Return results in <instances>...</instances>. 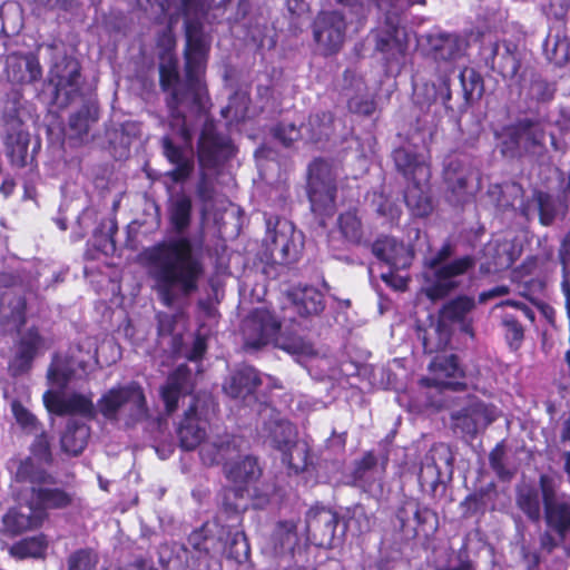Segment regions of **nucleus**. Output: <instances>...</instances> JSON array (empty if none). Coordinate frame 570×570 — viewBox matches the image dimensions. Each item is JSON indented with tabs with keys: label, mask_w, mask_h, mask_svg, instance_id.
I'll list each match as a JSON object with an SVG mask.
<instances>
[{
	"label": "nucleus",
	"mask_w": 570,
	"mask_h": 570,
	"mask_svg": "<svg viewBox=\"0 0 570 570\" xmlns=\"http://www.w3.org/2000/svg\"><path fill=\"white\" fill-rule=\"evenodd\" d=\"M262 384L258 371L249 365L237 368L224 383V392L233 399H242L247 404L257 401L255 392Z\"/></svg>",
	"instance_id": "c756f323"
},
{
	"label": "nucleus",
	"mask_w": 570,
	"mask_h": 570,
	"mask_svg": "<svg viewBox=\"0 0 570 570\" xmlns=\"http://www.w3.org/2000/svg\"><path fill=\"white\" fill-rule=\"evenodd\" d=\"M282 462L288 466L294 473L304 471L308 465V449L305 444H298L296 440L294 444L282 451Z\"/></svg>",
	"instance_id": "4d7b16f0"
},
{
	"label": "nucleus",
	"mask_w": 570,
	"mask_h": 570,
	"mask_svg": "<svg viewBox=\"0 0 570 570\" xmlns=\"http://www.w3.org/2000/svg\"><path fill=\"white\" fill-rule=\"evenodd\" d=\"M225 552L227 558L235 560L237 563H243L248 560L250 547L243 530L228 533Z\"/></svg>",
	"instance_id": "5fc2aeb1"
},
{
	"label": "nucleus",
	"mask_w": 570,
	"mask_h": 570,
	"mask_svg": "<svg viewBox=\"0 0 570 570\" xmlns=\"http://www.w3.org/2000/svg\"><path fill=\"white\" fill-rule=\"evenodd\" d=\"M517 505L532 522L540 521L542 517V495L540 488L523 485L517 490Z\"/></svg>",
	"instance_id": "09e8293b"
},
{
	"label": "nucleus",
	"mask_w": 570,
	"mask_h": 570,
	"mask_svg": "<svg viewBox=\"0 0 570 570\" xmlns=\"http://www.w3.org/2000/svg\"><path fill=\"white\" fill-rule=\"evenodd\" d=\"M42 344V337L36 328H29L23 333L17 344L13 358L9 363V372L12 376L27 373Z\"/></svg>",
	"instance_id": "473e14b6"
},
{
	"label": "nucleus",
	"mask_w": 570,
	"mask_h": 570,
	"mask_svg": "<svg viewBox=\"0 0 570 570\" xmlns=\"http://www.w3.org/2000/svg\"><path fill=\"white\" fill-rule=\"evenodd\" d=\"M460 83L463 92V102L458 106L465 110L473 101L479 100L484 91V81L482 76L473 68H463L459 73Z\"/></svg>",
	"instance_id": "49530a36"
},
{
	"label": "nucleus",
	"mask_w": 570,
	"mask_h": 570,
	"mask_svg": "<svg viewBox=\"0 0 570 570\" xmlns=\"http://www.w3.org/2000/svg\"><path fill=\"white\" fill-rule=\"evenodd\" d=\"M498 417L494 405L488 404L475 395H469L459 410L452 411L450 419L452 430L466 440H473Z\"/></svg>",
	"instance_id": "2eb2a0df"
},
{
	"label": "nucleus",
	"mask_w": 570,
	"mask_h": 570,
	"mask_svg": "<svg viewBox=\"0 0 570 570\" xmlns=\"http://www.w3.org/2000/svg\"><path fill=\"white\" fill-rule=\"evenodd\" d=\"M448 198L454 205L466 203L480 188V177L468 156L452 155L444 161Z\"/></svg>",
	"instance_id": "4468645a"
},
{
	"label": "nucleus",
	"mask_w": 570,
	"mask_h": 570,
	"mask_svg": "<svg viewBox=\"0 0 570 570\" xmlns=\"http://www.w3.org/2000/svg\"><path fill=\"white\" fill-rule=\"evenodd\" d=\"M386 28L377 32L375 49L382 53L389 71L400 70L407 50L405 31L394 21L399 16H385Z\"/></svg>",
	"instance_id": "412c9836"
},
{
	"label": "nucleus",
	"mask_w": 570,
	"mask_h": 570,
	"mask_svg": "<svg viewBox=\"0 0 570 570\" xmlns=\"http://www.w3.org/2000/svg\"><path fill=\"white\" fill-rule=\"evenodd\" d=\"M384 466H380L377 458L367 452L355 463L352 479L356 487L361 488L371 497H379L383 493Z\"/></svg>",
	"instance_id": "c85d7f7f"
},
{
	"label": "nucleus",
	"mask_w": 570,
	"mask_h": 570,
	"mask_svg": "<svg viewBox=\"0 0 570 570\" xmlns=\"http://www.w3.org/2000/svg\"><path fill=\"white\" fill-rule=\"evenodd\" d=\"M454 246L445 242L430 258L425 261V295L432 299H441L460 286L458 277L473 269L476 259L465 255L453 261Z\"/></svg>",
	"instance_id": "39448f33"
},
{
	"label": "nucleus",
	"mask_w": 570,
	"mask_h": 570,
	"mask_svg": "<svg viewBox=\"0 0 570 570\" xmlns=\"http://www.w3.org/2000/svg\"><path fill=\"white\" fill-rule=\"evenodd\" d=\"M476 307L474 297L459 295L445 302L440 309L439 321L445 326L448 324H458L460 331L469 336H473V318L471 313Z\"/></svg>",
	"instance_id": "cd10ccee"
},
{
	"label": "nucleus",
	"mask_w": 570,
	"mask_h": 570,
	"mask_svg": "<svg viewBox=\"0 0 570 570\" xmlns=\"http://www.w3.org/2000/svg\"><path fill=\"white\" fill-rule=\"evenodd\" d=\"M89 436L90 428L86 423L70 419L60 439L61 449L70 455H79L87 446Z\"/></svg>",
	"instance_id": "ea45409f"
},
{
	"label": "nucleus",
	"mask_w": 570,
	"mask_h": 570,
	"mask_svg": "<svg viewBox=\"0 0 570 570\" xmlns=\"http://www.w3.org/2000/svg\"><path fill=\"white\" fill-rule=\"evenodd\" d=\"M313 38L323 56L337 53L345 41L347 23L337 10L321 11L313 22Z\"/></svg>",
	"instance_id": "6ab92c4d"
},
{
	"label": "nucleus",
	"mask_w": 570,
	"mask_h": 570,
	"mask_svg": "<svg viewBox=\"0 0 570 570\" xmlns=\"http://www.w3.org/2000/svg\"><path fill=\"white\" fill-rule=\"evenodd\" d=\"M194 390V380L191 371L186 365H179L161 387V399L168 414L178 409V402L183 397L190 395V403L184 413V419L177 428V436L180 448L185 451L195 450L206 436V421L202 417L203 411H199L200 402L204 404L210 402V397L204 395H191Z\"/></svg>",
	"instance_id": "7ed1b4c3"
},
{
	"label": "nucleus",
	"mask_w": 570,
	"mask_h": 570,
	"mask_svg": "<svg viewBox=\"0 0 570 570\" xmlns=\"http://www.w3.org/2000/svg\"><path fill=\"white\" fill-rule=\"evenodd\" d=\"M193 202L183 191L173 194L167 203L171 229L179 235L160 240L141 253L159 302L174 307L186 302L199 289L205 274L202 255L189 237L184 236L191 223Z\"/></svg>",
	"instance_id": "f03ea898"
},
{
	"label": "nucleus",
	"mask_w": 570,
	"mask_h": 570,
	"mask_svg": "<svg viewBox=\"0 0 570 570\" xmlns=\"http://www.w3.org/2000/svg\"><path fill=\"white\" fill-rule=\"evenodd\" d=\"M338 521L337 513L332 509L323 505L312 507L305 517L309 540L317 547L332 548Z\"/></svg>",
	"instance_id": "b1692460"
},
{
	"label": "nucleus",
	"mask_w": 570,
	"mask_h": 570,
	"mask_svg": "<svg viewBox=\"0 0 570 570\" xmlns=\"http://www.w3.org/2000/svg\"><path fill=\"white\" fill-rule=\"evenodd\" d=\"M533 202L539 212V220L543 226H550L556 219L563 218L568 210L564 200L544 191H534Z\"/></svg>",
	"instance_id": "79ce46f5"
},
{
	"label": "nucleus",
	"mask_w": 570,
	"mask_h": 570,
	"mask_svg": "<svg viewBox=\"0 0 570 570\" xmlns=\"http://www.w3.org/2000/svg\"><path fill=\"white\" fill-rule=\"evenodd\" d=\"M185 16V73H205L210 51L212 37L204 24L213 0H180Z\"/></svg>",
	"instance_id": "20e7f679"
},
{
	"label": "nucleus",
	"mask_w": 570,
	"mask_h": 570,
	"mask_svg": "<svg viewBox=\"0 0 570 570\" xmlns=\"http://www.w3.org/2000/svg\"><path fill=\"white\" fill-rule=\"evenodd\" d=\"M30 451L35 458L45 463L52 462V453L50 449L49 438L46 433L37 435L30 446Z\"/></svg>",
	"instance_id": "338daca9"
},
{
	"label": "nucleus",
	"mask_w": 570,
	"mask_h": 570,
	"mask_svg": "<svg viewBox=\"0 0 570 570\" xmlns=\"http://www.w3.org/2000/svg\"><path fill=\"white\" fill-rule=\"evenodd\" d=\"M346 515L348 518L347 524H344L342 528V534L345 533V529L347 525H351L352 522H355L358 527L360 532H366L371 528L370 518L366 515L365 509L361 504H356L353 508H348L346 510Z\"/></svg>",
	"instance_id": "69168bd1"
},
{
	"label": "nucleus",
	"mask_w": 570,
	"mask_h": 570,
	"mask_svg": "<svg viewBox=\"0 0 570 570\" xmlns=\"http://www.w3.org/2000/svg\"><path fill=\"white\" fill-rule=\"evenodd\" d=\"M4 146L7 156L12 165L24 167L27 165L29 135L22 129V122L19 118L10 116L6 120Z\"/></svg>",
	"instance_id": "2f4dec72"
},
{
	"label": "nucleus",
	"mask_w": 570,
	"mask_h": 570,
	"mask_svg": "<svg viewBox=\"0 0 570 570\" xmlns=\"http://www.w3.org/2000/svg\"><path fill=\"white\" fill-rule=\"evenodd\" d=\"M99 553L90 547L79 548L66 559L67 570H95L99 563Z\"/></svg>",
	"instance_id": "864d4df0"
},
{
	"label": "nucleus",
	"mask_w": 570,
	"mask_h": 570,
	"mask_svg": "<svg viewBox=\"0 0 570 570\" xmlns=\"http://www.w3.org/2000/svg\"><path fill=\"white\" fill-rule=\"evenodd\" d=\"M281 322L268 309H255L243 323L245 346L252 350L274 343Z\"/></svg>",
	"instance_id": "4be33fe9"
},
{
	"label": "nucleus",
	"mask_w": 570,
	"mask_h": 570,
	"mask_svg": "<svg viewBox=\"0 0 570 570\" xmlns=\"http://www.w3.org/2000/svg\"><path fill=\"white\" fill-rule=\"evenodd\" d=\"M7 76L16 85H32L42 79V67L33 52H12L6 61Z\"/></svg>",
	"instance_id": "bb28decb"
},
{
	"label": "nucleus",
	"mask_w": 570,
	"mask_h": 570,
	"mask_svg": "<svg viewBox=\"0 0 570 570\" xmlns=\"http://www.w3.org/2000/svg\"><path fill=\"white\" fill-rule=\"evenodd\" d=\"M501 326L509 347L517 351L524 338V328L513 314H504L501 318Z\"/></svg>",
	"instance_id": "bf43d9fd"
},
{
	"label": "nucleus",
	"mask_w": 570,
	"mask_h": 570,
	"mask_svg": "<svg viewBox=\"0 0 570 570\" xmlns=\"http://www.w3.org/2000/svg\"><path fill=\"white\" fill-rule=\"evenodd\" d=\"M287 297L297 314L304 317L318 315L325 308L324 295L314 286L294 287L288 292Z\"/></svg>",
	"instance_id": "c9c22d12"
},
{
	"label": "nucleus",
	"mask_w": 570,
	"mask_h": 570,
	"mask_svg": "<svg viewBox=\"0 0 570 570\" xmlns=\"http://www.w3.org/2000/svg\"><path fill=\"white\" fill-rule=\"evenodd\" d=\"M448 198L454 205L466 203L480 188V177L468 156L452 155L444 161Z\"/></svg>",
	"instance_id": "ddd939ff"
},
{
	"label": "nucleus",
	"mask_w": 570,
	"mask_h": 570,
	"mask_svg": "<svg viewBox=\"0 0 570 570\" xmlns=\"http://www.w3.org/2000/svg\"><path fill=\"white\" fill-rule=\"evenodd\" d=\"M273 136L285 147H289L299 137L304 138L302 127L296 128L292 122H281L273 128Z\"/></svg>",
	"instance_id": "0e129e2a"
},
{
	"label": "nucleus",
	"mask_w": 570,
	"mask_h": 570,
	"mask_svg": "<svg viewBox=\"0 0 570 570\" xmlns=\"http://www.w3.org/2000/svg\"><path fill=\"white\" fill-rule=\"evenodd\" d=\"M338 228L343 237L352 243L358 244L363 237L362 223L356 212L348 210L342 213L337 219Z\"/></svg>",
	"instance_id": "6e6d98bb"
},
{
	"label": "nucleus",
	"mask_w": 570,
	"mask_h": 570,
	"mask_svg": "<svg viewBox=\"0 0 570 570\" xmlns=\"http://www.w3.org/2000/svg\"><path fill=\"white\" fill-rule=\"evenodd\" d=\"M91 396V394L85 395L81 393L59 395L47 391L43 394V402L50 413L57 415L78 414L85 419L94 420L98 410Z\"/></svg>",
	"instance_id": "393cba45"
},
{
	"label": "nucleus",
	"mask_w": 570,
	"mask_h": 570,
	"mask_svg": "<svg viewBox=\"0 0 570 570\" xmlns=\"http://www.w3.org/2000/svg\"><path fill=\"white\" fill-rule=\"evenodd\" d=\"M303 249V235L285 218L266 219L263 257L267 264L287 265L296 262Z\"/></svg>",
	"instance_id": "1a4fd4ad"
},
{
	"label": "nucleus",
	"mask_w": 570,
	"mask_h": 570,
	"mask_svg": "<svg viewBox=\"0 0 570 570\" xmlns=\"http://www.w3.org/2000/svg\"><path fill=\"white\" fill-rule=\"evenodd\" d=\"M432 376L426 379L429 386L440 390L464 391L468 389L462 381L464 372L456 355L436 356L430 364Z\"/></svg>",
	"instance_id": "a878e982"
},
{
	"label": "nucleus",
	"mask_w": 570,
	"mask_h": 570,
	"mask_svg": "<svg viewBox=\"0 0 570 570\" xmlns=\"http://www.w3.org/2000/svg\"><path fill=\"white\" fill-rule=\"evenodd\" d=\"M501 153L510 158L523 157L515 124L507 129V134L501 142Z\"/></svg>",
	"instance_id": "e2e57ef3"
},
{
	"label": "nucleus",
	"mask_w": 570,
	"mask_h": 570,
	"mask_svg": "<svg viewBox=\"0 0 570 570\" xmlns=\"http://www.w3.org/2000/svg\"><path fill=\"white\" fill-rule=\"evenodd\" d=\"M224 472L234 487L225 490L223 508L228 519L239 523L240 512L246 510V504L239 501L250 495L248 485L258 479L261 469L255 458L245 456L238 461L225 462Z\"/></svg>",
	"instance_id": "9d476101"
},
{
	"label": "nucleus",
	"mask_w": 570,
	"mask_h": 570,
	"mask_svg": "<svg viewBox=\"0 0 570 570\" xmlns=\"http://www.w3.org/2000/svg\"><path fill=\"white\" fill-rule=\"evenodd\" d=\"M503 445L497 444V446L489 454V463L491 469L495 472L499 479L510 480L512 478V473L505 468L503 463Z\"/></svg>",
	"instance_id": "774afa93"
},
{
	"label": "nucleus",
	"mask_w": 570,
	"mask_h": 570,
	"mask_svg": "<svg viewBox=\"0 0 570 570\" xmlns=\"http://www.w3.org/2000/svg\"><path fill=\"white\" fill-rule=\"evenodd\" d=\"M204 75L195 73L189 78L185 73L181 79L177 59L171 55L163 57L159 63L160 87L169 94L167 106L175 124L179 126V135L186 146L191 145L200 126L197 142L200 173L195 195L203 219L213 212L217 198L215 177L208 171L218 168L235 154L230 138L217 130L215 121L207 114Z\"/></svg>",
	"instance_id": "f257e3e1"
},
{
	"label": "nucleus",
	"mask_w": 570,
	"mask_h": 570,
	"mask_svg": "<svg viewBox=\"0 0 570 570\" xmlns=\"http://www.w3.org/2000/svg\"><path fill=\"white\" fill-rule=\"evenodd\" d=\"M257 434L264 443L279 452L289 449L296 440L295 426L271 405L259 404Z\"/></svg>",
	"instance_id": "a211bd4d"
},
{
	"label": "nucleus",
	"mask_w": 570,
	"mask_h": 570,
	"mask_svg": "<svg viewBox=\"0 0 570 570\" xmlns=\"http://www.w3.org/2000/svg\"><path fill=\"white\" fill-rule=\"evenodd\" d=\"M539 485L547 528L560 537H568L570 534V497L559 493L554 480L548 474L540 475Z\"/></svg>",
	"instance_id": "dca6fc26"
},
{
	"label": "nucleus",
	"mask_w": 570,
	"mask_h": 570,
	"mask_svg": "<svg viewBox=\"0 0 570 570\" xmlns=\"http://www.w3.org/2000/svg\"><path fill=\"white\" fill-rule=\"evenodd\" d=\"M14 480L31 484V504L43 519L49 510H62L73 504L75 493L56 487V479L43 468L38 466L31 458L17 462Z\"/></svg>",
	"instance_id": "423d86ee"
},
{
	"label": "nucleus",
	"mask_w": 570,
	"mask_h": 570,
	"mask_svg": "<svg viewBox=\"0 0 570 570\" xmlns=\"http://www.w3.org/2000/svg\"><path fill=\"white\" fill-rule=\"evenodd\" d=\"M487 63H490L491 68L497 70L504 79L512 80L517 78L521 67L517 46L511 42H504L502 46L493 43Z\"/></svg>",
	"instance_id": "f704fd0d"
},
{
	"label": "nucleus",
	"mask_w": 570,
	"mask_h": 570,
	"mask_svg": "<svg viewBox=\"0 0 570 570\" xmlns=\"http://www.w3.org/2000/svg\"><path fill=\"white\" fill-rule=\"evenodd\" d=\"M45 49L50 57L47 82L52 88L51 101L58 108H66L80 94L83 83L81 65L67 53L62 42L48 43Z\"/></svg>",
	"instance_id": "0eeeda50"
},
{
	"label": "nucleus",
	"mask_w": 570,
	"mask_h": 570,
	"mask_svg": "<svg viewBox=\"0 0 570 570\" xmlns=\"http://www.w3.org/2000/svg\"><path fill=\"white\" fill-rule=\"evenodd\" d=\"M99 119V108L96 102L87 101L82 107L72 114L69 118V131L71 138L83 141L88 135L90 126Z\"/></svg>",
	"instance_id": "37998d69"
},
{
	"label": "nucleus",
	"mask_w": 570,
	"mask_h": 570,
	"mask_svg": "<svg viewBox=\"0 0 570 570\" xmlns=\"http://www.w3.org/2000/svg\"><path fill=\"white\" fill-rule=\"evenodd\" d=\"M453 461V455L446 445L433 446L425 454L417 475L421 489L430 494H435L438 487L443 482L442 468L446 469L449 478H451Z\"/></svg>",
	"instance_id": "5701e85b"
},
{
	"label": "nucleus",
	"mask_w": 570,
	"mask_h": 570,
	"mask_svg": "<svg viewBox=\"0 0 570 570\" xmlns=\"http://www.w3.org/2000/svg\"><path fill=\"white\" fill-rule=\"evenodd\" d=\"M188 544L197 554V559L204 561L206 567H208V559L214 558L222 548L220 542L208 533L206 525H203L189 534Z\"/></svg>",
	"instance_id": "c03bdc74"
},
{
	"label": "nucleus",
	"mask_w": 570,
	"mask_h": 570,
	"mask_svg": "<svg viewBox=\"0 0 570 570\" xmlns=\"http://www.w3.org/2000/svg\"><path fill=\"white\" fill-rule=\"evenodd\" d=\"M372 253L392 269L390 273L382 274L383 282L395 288H402L405 282L401 277L396 278L393 271L405 269L411 266L414 256L413 249L394 237L384 236L373 243Z\"/></svg>",
	"instance_id": "aec40b11"
},
{
	"label": "nucleus",
	"mask_w": 570,
	"mask_h": 570,
	"mask_svg": "<svg viewBox=\"0 0 570 570\" xmlns=\"http://www.w3.org/2000/svg\"><path fill=\"white\" fill-rule=\"evenodd\" d=\"M451 340V332L442 322L438 321L424 331L422 336L423 350L432 354L444 350Z\"/></svg>",
	"instance_id": "3c124183"
},
{
	"label": "nucleus",
	"mask_w": 570,
	"mask_h": 570,
	"mask_svg": "<svg viewBox=\"0 0 570 570\" xmlns=\"http://www.w3.org/2000/svg\"><path fill=\"white\" fill-rule=\"evenodd\" d=\"M161 147L165 157L175 166L167 175L175 183L185 181L194 169L193 157L175 145L169 136L161 138Z\"/></svg>",
	"instance_id": "4c0bfd02"
},
{
	"label": "nucleus",
	"mask_w": 570,
	"mask_h": 570,
	"mask_svg": "<svg viewBox=\"0 0 570 570\" xmlns=\"http://www.w3.org/2000/svg\"><path fill=\"white\" fill-rule=\"evenodd\" d=\"M297 543V527L294 521H281L275 525L271 544L276 554L293 552Z\"/></svg>",
	"instance_id": "de8ad7c7"
},
{
	"label": "nucleus",
	"mask_w": 570,
	"mask_h": 570,
	"mask_svg": "<svg viewBox=\"0 0 570 570\" xmlns=\"http://www.w3.org/2000/svg\"><path fill=\"white\" fill-rule=\"evenodd\" d=\"M424 38L430 53L436 60H455L464 49V40L455 33L435 30Z\"/></svg>",
	"instance_id": "72a5a7b5"
},
{
	"label": "nucleus",
	"mask_w": 570,
	"mask_h": 570,
	"mask_svg": "<svg viewBox=\"0 0 570 570\" xmlns=\"http://www.w3.org/2000/svg\"><path fill=\"white\" fill-rule=\"evenodd\" d=\"M43 521V515L32 507L31 501L26 507H14L3 515L4 529L11 534L38 528Z\"/></svg>",
	"instance_id": "58836bf2"
},
{
	"label": "nucleus",
	"mask_w": 570,
	"mask_h": 570,
	"mask_svg": "<svg viewBox=\"0 0 570 570\" xmlns=\"http://www.w3.org/2000/svg\"><path fill=\"white\" fill-rule=\"evenodd\" d=\"M336 166L326 159H314L307 170V196L311 209L324 215L333 210L336 197Z\"/></svg>",
	"instance_id": "f8f14e48"
},
{
	"label": "nucleus",
	"mask_w": 570,
	"mask_h": 570,
	"mask_svg": "<svg viewBox=\"0 0 570 570\" xmlns=\"http://www.w3.org/2000/svg\"><path fill=\"white\" fill-rule=\"evenodd\" d=\"M550 43L551 40L548 39L544 47L548 60L559 67L567 63L569 60V45L567 40L554 39L552 48H550Z\"/></svg>",
	"instance_id": "680f3d73"
},
{
	"label": "nucleus",
	"mask_w": 570,
	"mask_h": 570,
	"mask_svg": "<svg viewBox=\"0 0 570 570\" xmlns=\"http://www.w3.org/2000/svg\"><path fill=\"white\" fill-rule=\"evenodd\" d=\"M452 98L448 76L439 78L438 82L413 81L412 104L419 125H434L435 118L442 110L453 111L450 104Z\"/></svg>",
	"instance_id": "9b49d317"
},
{
	"label": "nucleus",
	"mask_w": 570,
	"mask_h": 570,
	"mask_svg": "<svg viewBox=\"0 0 570 570\" xmlns=\"http://www.w3.org/2000/svg\"><path fill=\"white\" fill-rule=\"evenodd\" d=\"M48 548V542L45 535L39 534L35 537L24 538L16 542L10 552L13 557L19 559L26 558H43Z\"/></svg>",
	"instance_id": "603ef678"
},
{
	"label": "nucleus",
	"mask_w": 570,
	"mask_h": 570,
	"mask_svg": "<svg viewBox=\"0 0 570 570\" xmlns=\"http://www.w3.org/2000/svg\"><path fill=\"white\" fill-rule=\"evenodd\" d=\"M421 181H412L404 191V202L412 215L416 217H426L433 209L430 197L420 186Z\"/></svg>",
	"instance_id": "8fccbe9b"
},
{
	"label": "nucleus",
	"mask_w": 570,
	"mask_h": 570,
	"mask_svg": "<svg viewBox=\"0 0 570 570\" xmlns=\"http://www.w3.org/2000/svg\"><path fill=\"white\" fill-rule=\"evenodd\" d=\"M556 94V85L543 79L538 73L531 75L528 96L537 102H548L553 99Z\"/></svg>",
	"instance_id": "052dcab7"
},
{
	"label": "nucleus",
	"mask_w": 570,
	"mask_h": 570,
	"mask_svg": "<svg viewBox=\"0 0 570 570\" xmlns=\"http://www.w3.org/2000/svg\"><path fill=\"white\" fill-rule=\"evenodd\" d=\"M338 3L348 7L358 20H364L373 8L381 12V9L395 7L396 0H336Z\"/></svg>",
	"instance_id": "13d9d810"
},
{
	"label": "nucleus",
	"mask_w": 570,
	"mask_h": 570,
	"mask_svg": "<svg viewBox=\"0 0 570 570\" xmlns=\"http://www.w3.org/2000/svg\"><path fill=\"white\" fill-rule=\"evenodd\" d=\"M395 520L400 531L410 539L420 534L433 535L439 529L438 513L414 498H406L401 502Z\"/></svg>",
	"instance_id": "f3484780"
},
{
	"label": "nucleus",
	"mask_w": 570,
	"mask_h": 570,
	"mask_svg": "<svg viewBox=\"0 0 570 570\" xmlns=\"http://www.w3.org/2000/svg\"><path fill=\"white\" fill-rule=\"evenodd\" d=\"M523 156H541L546 131L538 120L523 118L515 122Z\"/></svg>",
	"instance_id": "e433bc0d"
},
{
	"label": "nucleus",
	"mask_w": 570,
	"mask_h": 570,
	"mask_svg": "<svg viewBox=\"0 0 570 570\" xmlns=\"http://www.w3.org/2000/svg\"><path fill=\"white\" fill-rule=\"evenodd\" d=\"M334 116L331 111L317 110L312 112L302 125L304 138L311 142L327 140L333 131Z\"/></svg>",
	"instance_id": "a19ab883"
},
{
	"label": "nucleus",
	"mask_w": 570,
	"mask_h": 570,
	"mask_svg": "<svg viewBox=\"0 0 570 570\" xmlns=\"http://www.w3.org/2000/svg\"><path fill=\"white\" fill-rule=\"evenodd\" d=\"M97 410L107 421L134 428L148 417L142 386L135 381L106 391L97 401Z\"/></svg>",
	"instance_id": "6e6552de"
},
{
	"label": "nucleus",
	"mask_w": 570,
	"mask_h": 570,
	"mask_svg": "<svg viewBox=\"0 0 570 570\" xmlns=\"http://www.w3.org/2000/svg\"><path fill=\"white\" fill-rule=\"evenodd\" d=\"M395 168L409 181H421L428 179L430 170L423 154L417 153L414 147L404 146L394 149L392 154Z\"/></svg>",
	"instance_id": "7c9ffc66"
},
{
	"label": "nucleus",
	"mask_w": 570,
	"mask_h": 570,
	"mask_svg": "<svg viewBox=\"0 0 570 570\" xmlns=\"http://www.w3.org/2000/svg\"><path fill=\"white\" fill-rule=\"evenodd\" d=\"M273 344L275 347L294 356H311L315 354L313 344L291 330L282 331L279 328Z\"/></svg>",
	"instance_id": "a18cd8bd"
}]
</instances>
